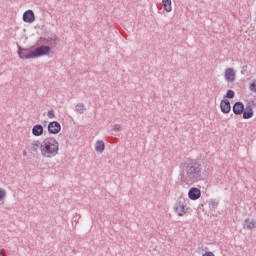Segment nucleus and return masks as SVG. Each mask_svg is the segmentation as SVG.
<instances>
[{"label": "nucleus", "mask_w": 256, "mask_h": 256, "mask_svg": "<svg viewBox=\"0 0 256 256\" xmlns=\"http://www.w3.org/2000/svg\"><path fill=\"white\" fill-rule=\"evenodd\" d=\"M162 5L166 13H171V11L173 10V8L171 7V0H162Z\"/></svg>", "instance_id": "2eb2a0df"}, {"label": "nucleus", "mask_w": 256, "mask_h": 256, "mask_svg": "<svg viewBox=\"0 0 256 256\" xmlns=\"http://www.w3.org/2000/svg\"><path fill=\"white\" fill-rule=\"evenodd\" d=\"M43 145V142L39 141V140H34L31 143V147H32V151H37L38 149H40V153H41V146Z\"/></svg>", "instance_id": "dca6fc26"}, {"label": "nucleus", "mask_w": 256, "mask_h": 256, "mask_svg": "<svg viewBox=\"0 0 256 256\" xmlns=\"http://www.w3.org/2000/svg\"><path fill=\"white\" fill-rule=\"evenodd\" d=\"M204 174L205 170L203 169V165L197 160L191 159L184 164V168L180 171L179 177L181 183H184V185H193L194 183H199V181L203 179Z\"/></svg>", "instance_id": "f257e3e1"}, {"label": "nucleus", "mask_w": 256, "mask_h": 256, "mask_svg": "<svg viewBox=\"0 0 256 256\" xmlns=\"http://www.w3.org/2000/svg\"><path fill=\"white\" fill-rule=\"evenodd\" d=\"M5 195V190L0 188V201H3V199H5Z\"/></svg>", "instance_id": "b1692460"}, {"label": "nucleus", "mask_w": 256, "mask_h": 256, "mask_svg": "<svg viewBox=\"0 0 256 256\" xmlns=\"http://www.w3.org/2000/svg\"><path fill=\"white\" fill-rule=\"evenodd\" d=\"M234 97H235V91L227 90L226 95L224 96V99H233Z\"/></svg>", "instance_id": "6ab92c4d"}, {"label": "nucleus", "mask_w": 256, "mask_h": 256, "mask_svg": "<svg viewBox=\"0 0 256 256\" xmlns=\"http://www.w3.org/2000/svg\"><path fill=\"white\" fill-rule=\"evenodd\" d=\"M113 131H115V133H119V131H121V125L120 124H115Z\"/></svg>", "instance_id": "5701e85b"}, {"label": "nucleus", "mask_w": 256, "mask_h": 256, "mask_svg": "<svg viewBox=\"0 0 256 256\" xmlns=\"http://www.w3.org/2000/svg\"><path fill=\"white\" fill-rule=\"evenodd\" d=\"M242 114H243V119H251V117H253V108L251 107V105L246 106Z\"/></svg>", "instance_id": "ddd939ff"}, {"label": "nucleus", "mask_w": 256, "mask_h": 256, "mask_svg": "<svg viewBox=\"0 0 256 256\" xmlns=\"http://www.w3.org/2000/svg\"><path fill=\"white\" fill-rule=\"evenodd\" d=\"M41 155L46 159H53L59 155V141L55 137H46L42 140Z\"/></svg>", "instance_id": "7ed1b4c3"}, {"label": "nucleus", "mask_w": 256, "mask_h": 256, "mask_svg": "<svg viewBox=\"0 0 256 256\" xmlns=\"http://www.w3.org/2000/svg\"><path fill=\"white\" fill-rule=\"evenodd\" d=\"M48 133H50V135L61 133V124L57 121L50 122L48 124Z\"/></svg>", "instance_id": "39448f33"}, {"label": "nucleus", "mask_w": 256, "mask_h": 256, "mask_svg": "<svg viewBox=\"0 0 256 256\" xmlns=\"http://www.w3.org/2000/svg\"><path fill=\"white\" fill-rule=\"evenodd\" d=\"M95 151L97 153H103L105 151V142L103 140H98L95 144Z\"/></svg>", "instance_id": "4468645a"}, {"label": "nucleus", "mask_w": 256, "mask_h": 256, "mask_svg": "<svg viewBox=\"0 0 256 256\" xmlns=\"http://www.w3.org/2000/svg\"><path fill=\"white\" fill-rule=\"evenodd\" d=\"M224 77L228 83H235V70L233 68H227Z\"/></svg>", "instance_id": "6e6552de"}, {"label": "nucleus", "mask_w": 256, "mask_h": 256, "mask_svg": "<svg viewBox=\"0 0 256 256\" xmlns=\"http://www.w3.org/2000/svg\"><path fill=\"white\" fill-rule=\"evenodd\" d=\"M249 90L252 91V93H256V79L250 84Z\"/></svg>", "instance_id": "aec40b11"}, {"label": "nucleus", "mask_w": 256, "mask_h": 256, "mask_svg": "<svg viewBox=\"0 0 256 256\" xmlns=\"http://www.w3.org/2000/svg\"><path fill=\"white\" fill-rule=\"evenodd\" d=\"M232 111L234 115H243V111H245V104H243V102H236L232 107Z\"/></svg>", "instance_id": "1a4fd4ad"}, {"label": "nucleus", "mask_w": 256, "mask_h": 256, "mask_svg": "<svg viewBox=\"0 0 256 256\" xmlns=\"http://www.w3.org/2000/svg\"><path fill=\"white\" fill-rule=\"evenodd\" d=\"M220 109L224 114L231 113V102L227 99H223L220 102Z\"/></svg>", "instance_id": "9d476101"}, {"label": "nucleus", "mask_w": 256, "mask_h": 256, "mask_svg": "<svg viewBox=\"0 0 256 256\" xmlns=\"http://www.w3.org/2000/svg\"><path fill=\"white\" fill-rule=\"evenodd\" d=\"M209 207L210 209H217V207H219V201H217V199H211L209 201Z\"/></svg>", "instance_id": "a211bd4d"}, {"label": "nucleus", "mask_w": 256, "mask_h": 256, "mask_svg": "<svg viewBox=\"0 0 256 256\" xmlns=\"http://www.w3.org/2000/svg\"><path fill=\"white\" fill-rule=\"evenodd\" d=\"M47 116H48V119H55V111L49 110Z\"/></svg>", "instance_id": "4be33fe9"}, {"label": "nucleus", "mask_w": 256, "mask_h": 256, "mask_svg": "<svg viewBox=\"0 0 256 256\" xmlns=\"http://www.w3.org/2000/svg\"><path fill=\"white\" fill-rule=\"evenodd\" d=\"M202 256H215V254L211 251H206Z\"/></svg>", "instance_id": "393cba45"}, {"label": "nucleus", "mask_w": 256, "mask_h": 256, "mask_svg": "<svg viewBox=\"0 0 256 256\" xmlns=\"http://www.w3.org/2000/svg\"><path fill=\"white\" fill-rule=\"evenodd\" d=\"M76 111H77V113H80V115H83V113H85V104H83V103L77 104Z\"/></svg>", "instance_id": "f3484780"}, {"label": "nucleus", "mask_w": 256, "mask_h": 256, "mask_svg": "<svg viewBox=\"0 0 256 256\" xmlns=\"http://www.w3.org/2000/svg\"><path fill=\"white\" fill-rule=\"evenodd\" d=\"M22 21H24V23H34V21H35V12H33V10H31V9L26 10L23 13Z\"/></svg>", "instance_id": "423d86ee"}, {"label": "nucleus", "mask_w": 256, "mask_h": 256, "mask_svg": "<svg viewBox=\"0 0 256 256\" xmlns=\"http://www.w3.org/2000/svg\"><path fill=\"white\" fill-rule=\"evenodd\" d=\"M23 156H24V157L27 156V150H23Z\"/></svg>", "instance_id": "a878e982"}, {"label": "nucleus", "mask_w": 256, "mask_h": 256, "mask_svg": "<svg viewBox=\"0 0 256 256\" xmlns=\"http://www.w3.org/2000/svg\"><path fill=\"white\" fill-rule=\"evenodd\" d=\"M80 219H81V215L75 213V214L73 215L72 221H73V223L78 224Z\"/></svg>", "instance_id": "412c9836"}, {"label": "nucleus", "mask_w": 256, "mask_h": 256, "mask_svg": "<svg viewBox=\"0 0 256 256\" xmlns=\"http://www.w3.org/2000/svg\"><path fill=\"white\" fill-rule=\"evenodd\" d=\"M17 53L20 59H37V57H43V55H49L51 52L50 46H39L35 48L34 50H31L30 48H22L20 45L17 46Z\"/></svg>", "instance_id": "f03ea898"}, {"label": "nucleus", "mask_w": 256, "mask_h": 256, "mask_svg": "<svg viewBox=\"0 0 256 256\" xmlns=\"http://www.w3.org/2000/svg\"><path fill=\"white\" fill-rule=\"evenodd\" d=\"M0 256H3V251L0 250Z\"/></svg>", "instance_id": "bb28decb"}, {"label": "nucleus", "mask_w": 256, "mask_h": 256, "mask_svg": "<svg viewBox=\"0 0 256 256\" xmlns=\"http://www.w3.org/2000/svg\"><path fill=\"white\" fill-rule=\"evenodd\" d=\"M188 197L191 199V201H197V199L201 197V190L195 187L190 188Z\"/></svg>", "instance_id": "0eeeda50"}, {"label": "nucleus", "mask_w": 256, "mask_h": 256, "mask_svg": "<svg viewBox=\"0 0 256 256\" xmlns=\"http://www.w3.org/2000/svg\"><path fill=\"white\" fill-rule=\"evenodd\" d=\"M174 211L177 213L179 217H183V215H186L187 209L185 208V200L179 199L176 201L174 205Z\"/></svg>", "instance_id": "20e7f679"}, {"label": "nucleus", "mask_w": 256, "mask_h": 256, "mask_svg": "<svg viewBox=\"0 0 256 256\" xmlns=\"http://www.w3.org/2000/svg\"><path fill=\"white\" fill-rule=\"evenodd\" d=\"M256 228L255 220L246 218L243 223V229H248V231H253Z\"/></svg>", "instance_id": "f8f14e48"}, {"label": "nucleus", "mask_w": 256, "mask_h": 256, "mask_svg": "<svg viewBox=\"0 0 256 256\" xmlns=\"http://www.w3.org/2000/svg\"><path fill=\"white\" fill-rule=\"evenodd\" d=\"M43 125L41 124H36L32 127V135L34 137H41V135H43Z\"/></svg>", "instance_id": "9b49d317"}]
</instances>
